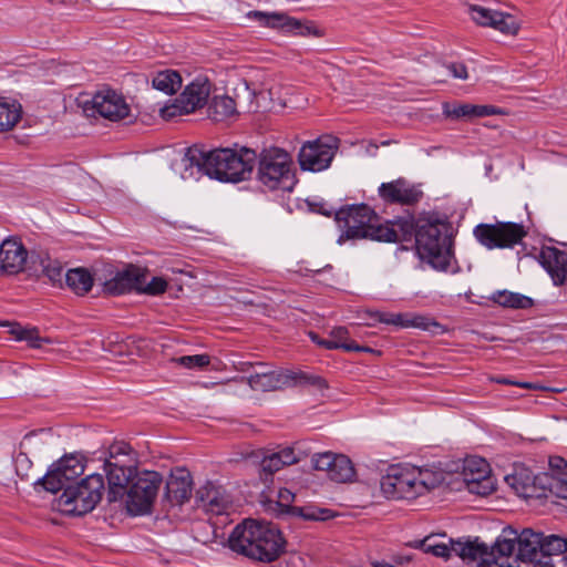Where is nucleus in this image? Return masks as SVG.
<instances>
[{"label": "nucleus", "mask_w": 567, "mask_h": 567, "mask_svg": "<svg viewBox=\"0 0 567 567\" xmlns=\"http://www.w3.org/2000/svg\"><path fill=\"white\" fill-rule=\"evenodd\" d=\"M256 161V151L248 147L204 151L194 145L183 158V177L207 175L223 183L236 184L250 178Z\"/></svg>", "instance_id": "nucleus-1"}, {"label": "nucleus", "mask_w": 567, "mask_h": 567, "mask_svg": "<svg viewBox=\"0 0 567 567\" xmlns=\"http://www.w3.org/2000/svg\"><path fill=\"white\" fill-rule=\"evenodd\" d=\"M396 243L415 241L423 261L439 271H446L453 258V239L447 221L432 217H401L395 219Z\"/></svg>", "instance_id": "nucleus-2"}, {"label": "nucleus", "mask_w": 567, "mask_h": 567, "mask_svg": "<svg viewBox=\"0 0 567 567\" xmlns=\"http://www.w3.org/2000/svg\"><path fill=\"white\" fill-rule=\"evenodd\" d=\"M228 546L237 554L270 563L285 551L286 540L275 524L245 519L229 535Z\"/></svg>", "instance_id": "nucleus-3"}, {"label": "nucleus", "mask_w": 567, "mask_h": 567, "mask_svg": "<svg viewBox=\"0 0 567 567\" xmlns=\"http://www.w3.org/2000/svg\"><path fill=\"white\" fill-rule=\"evenodd\" d=\"M336 221L343 230L339 243L349 239H371L396 243L395 220L381 223V217L367 204L346 205L336 212Z\"/></svg>", "instance_id": "nucleus-4"}, {"label": "nucleus", "mask_w": 567, "mask_h": 567, "mask_svg": "<svg viewBox=\"0 0 567 567\" xmlns=\"http://www.w3.org/2000/svg\"><path fill=\"white\" fill-rule=\"evenodd\" d=\"M258 158L256 178L268 190L291 192L297 184L291 155L279 147L264 148Z\"/></svg>", "instance_id": "nucleus-5"}, {"label": "nucleus", "mask_w": 567, "mask_h": 567, "mask_svg": "<svg viewBox=\"0 0 567 567\" xmlns=\"http://www.w3.org/2000/svg\"><path fill=\"white\" fill-rule=\"evenodd\" d=\"M427 474L429 471L414 466L391 465L382 476L380 487L386 498L413 499L433 486L425 480Z\"/></svg>", "instance_id": "nucleus-6"}, {"label": "nucleus", "mask_w": 567, "mask_h": 567, "mask_svg": "<svg viewBox=\"0 0 567 567\" xmlns=\"http://www.w3.org/2000/svg\"><path fill=\"white\" fill-rule=\"evenodd\" d=\"M104 492V478L101 474H91L65 491L59 498V506L65 514L82 516L92 512L101 502Z\"/></svg>", "instance_id": "nucleus-7"}, {"label": "nucleus", "mask_w": 567, "mask_h": 567, "mask_svg": "<svg viewBox=\"0 0 567 567\" xmlns=\"http://www.w3.org/2000/svg\"><path fill=\"white\" fill-rule=\"evenodd\" d=\"M414 548H420L424 553H430L436 557L450 558L454 553L463 560L475 561L476 559L487 558L488 547L484 543H478L477 539L466 542L454 540L447 538L445 534L429 535L423 539H417L411 543Z\"/></svg>", "instance_id": "nucleus-8"}, {"label": "nucleus", "mask_w": 567, "mask_h": 567, "mask_svg": "<svg viewBox=\"0 0 567 567\" xmlns=\"http://www.w3.org/2000/svg\"><path fill=\"white\" fill-rule=\"evenodd\" d=\"M162 483L163 477L158 472H138L124 496L127 512L132 515L150 513Z\"/></svg>", "instance_id": "nucleus-9"}, {"label": "nucleus", "mask_w": 567, "mask_h": 567, "mask_svg": "<svg viewBox=\"0 0 567 567\" xmlns=\"http://www.w3.org/2000/svg\"><path fill=\"white\" fill-rule=\"evenodd\" d=\"M473 234L476 240L487 249H504L520 244L528 230L519 223L496 221L495 224H478Z\"/></svg>", "instance_id": "nucleus-10"}, {"label": "nucleus", "mask_w": 567, "mask_h": 567, "mask_svg": "<svg viewBox=\"0 0 567 567\" xmlns=\"http://www.w3.org/2000/svg\"><path fill=\"white\" fill-rule=\"evenodd\" d=\"M212 84L207 78L198 76L192 81L171 105L161 109L164 120H172L183 114H189L205 106L210 95Z\"/></svg>", "instance_id": "nucleus-11"}, {"label": "nucleus", "mask_w": 567, "mask_h": 567, "mask_svg": "<svg viewBox=\"0 0 567 567\" xmlns=\"http://www.w3.org/2000/svg\"><path fill=\"white\" fill-rule=\"evenodd\" d=\"M339 148V138L332 135H322L313 141L302 144L298 163L302 171L321 172L327 169Z\"/></svg>", "instance_id": "nucleus-12"}, {"label": "nucleus", "mask_w": 567, "mask_h": 567, "mask_svg": "<svg viewBox=\"0 0 567 567\" xmlns=\"http://www.w3.org/2000/svg\"><path fill=\"white\" fill-rule=\"evenodd\" d=\"M84 472L83 463L74 456H64L54 463L43 477L34 482V486H41L50 493L65 491V487L72 486V482Z\"/></svg>", "instance_id": "nucleus-13"}, {"label": "nucleus", "mask_w": 567, "mask_h": 567, "mask_svg": "<svg viewBox=\"0 0 567 567\" xmlns=\"http://www.w3.org/2000/svg\"><path fill=\"white\" fill-rule=\"evenodd\" d=\"M92 109L102 117L118 122L130 115L131 107L124 96L111 89L96 92L92 97Z\"/></svg>", "instance_id": "nucleus-14"}, {"label": "nucleus", "mask_w": 567, "mask_h": 567, "mask_svg": "<svg viewBox=\"0 0 567 567\" xmlns=\"http://www.w3.org/2000/svg\"><path fill=\"white\" fill-rule=\"evenodd\" d=\"M109 482L107 501L114 503L124 499L130 484L138 473L137 465L124 463H105Z\"/></svg>", "instance_id": "nucleus-15"}, {"label": "nucleus", "mask_w": 567, "mask_h": 567, "mask_svg": "<svg viewBox=\"0 0 567 567\" xmlns=\"http://www.w3.org/2000/svg\"><path fill=\"white\" fill-rule=\"evenodd\" d=\"M379 196L386 204L414 205L423 197V192L403 177L389 183H382L378 189Z\"/></svg>", "instance_id": "nucleus-16"}, {"label": "nucleus", "mask_w": 567, "mask_h": 567, "mask_svg": "<svg viewBox=\"0 0 567 567\" xmlns=\"http://www.w3.org/2000/svg\"><path fill=\"white\" fill-rule=\"evenodd\" d=\"M30 266V254L19 238L9 237L0 245V271L16 275Z\"/></svg>", "instance_id": "nucleus-17"}, {"label": "nucleus", "mask_w": 567, "mask_h": 567, "mask_svg": "<svg viewBox=\"0 0 567 567\" xmlns=\"http://www.w3.org/2000/svg\"><path fill=\"white\" fill-rule=\"evenodd\" d=\"M463 476L467 489L473 494L486 496L495 489L493 477L489 475V466L483 458L467 460L463 468Z\"/></svg>", "instance_id": "nucleus-18"}, {"label": "nucleus", "mask_w": 567, "mask_h": 567, "mask_svg": "<svg viewBox=\"0 0 567 567\" xmlns=\"http://www.w3.org/2000/svg\"><path fill=\"white\" fill-rule=\"evenodd\" d=\"M144 281H146V271L130 264L123 270L117 271L113 278L106 280L103 290L111 296L125 295L133 290L137 291Z\"/></svg>", "instance_id": "nucleus-19"}, {"label": "nucleus", "mask_w": 567, "mask_h": 567, "mask_svg": "<svg viewBox=\"0 0 567 567\" xmlns=\"http://www.w3.org/2000/svg\"><path fill=\"white\" fill-rule=\"evenodd\" d=\"M470 13L477 24L492 27L504 34L514 35L519 30L514 17L509 13L494 11L476 4L470 7Z\"/></svg>", "instance_id": "nucleus-20"}, {"label": "nucleus", "mask_w": 567, "mask_h": 567, "mask_svg": "<svg viewBox=\"0 0 567 567\" xmlns=\"http://www.w3.org/2000/svg\"><path fill=\"white\" fill-rule=\"evenodd\" d=\"M196 503L206 513L216 516L228 514L231 507L229 495L221 486H216L213 483H207L197 491Z\"/></svg>", "instance_id": "nucleus-21"}, {"label": "nucleus", "mask_w": 567, "mask_h": 567, "mask_svg": "<svg viewBox=\"0 0 567 567\" xmlns=\"http://www.w3.org/2000/svg\"><path fill=\"white\" fill-rule=\"evenodd\" d=\"M193 480L186 468L172 471L165 486V498L173 505L183 504L192 495Z\"/></svg>", "instance_id": "nucleus-22"}, {"label": "nucleus", "mask_w": 567, "mask_h": 567, "mask_svg": "<svg viewBox=\"0 0 567 567\" xmlns=\"http://www.w3.org/2000/svg\"><path fill=\"white\" fill-rule=\"evenodd\" d=\"M538 258L540 265L550 275L556 286H560L566 281L567 252L553 246H544Z\"/></svg>", "instance_id": "nucleus-23"}, {"label": "nucleus", "mask_w": 567, "mask_h": 567, "mask_svg": "<svg viewBox=\"0 0 567 567\" xmlns=\"http://www.w3.org/2000/svg\"><path fill=\"white\" fill-rule=\"evenodd\" d=\"M29 269L38 276L47 277L53 286H62L63 267L47 251H31Z\"/></svg>", "instance_id": "nucleus-24"}, {"label": "nucleus", "mask_w": 567, "mask_h": 567, "mask_svg": "<svg viewBox=\"0 0 567 567\" xmlns=\"http://www.w3.org/2000/svg\"><path fill=\"white\" fill-rule=\"evenodd\" d=\"M508 535H515L517 545V559L520 561H537L542 556V533L534 532L530 528H524L519 534L515 529L506 532Z\"/></svg>", "instance_id": "nucleus-25"}, {"label": "nucleus", "mask_w": 567, "mask_h": 567, "mask_svg": "<svg viewBox=\"0 0 567 567\" xmlns=\"http://www.w3.org/2000/svg\"><path fill=\"white\" fill-rule=\"evenodd\" d=\"M539 474L534 475L528 470L515 471V473L505 477L506 483L524 498H538L545 496L539 486Z\"/></svg>", "instance_id": "nucleus-26"}, {"label": "nucleus", "mask_w": 567, "mask_h": 567, "mask_svg": "<svg viewBox=\"0 0 567 567\" xmlns=\"http://www.w3.org/2000/svg\"><path fill=\"white\" fill-rule=\"evenodd\" d=\"M247 17L259 22L261 27L301 33V22L282 12H264L254 10L249 11Z\"/></svg>", "instance_id": "nucleus-27"}, {"label": "nucleus", "mask_w": 567, "mask_h": 567, "mask_svg": "<svg viewBox=\"0 0 567 567\" xmlns=\"http://www.w3.org/2000/svg\"><path fill=\"white\" fill-rule=\"evenodd\" d=\"M443 114L453 120L485 117L503 114V111L494 105H476L471 103L443 104Z\"/></svg>", "instance_id": "nucleus-28"}, {"label": "nucleus", "mask_w": 567, "mask_h": 567, "mask_svg": "<svg viewBox=\"0 0 567 567\" xmlns=\"http://www.w3.org/2000/svg\"><path fill=\"white\" fill-rule=\"evenodd\" d=\"M298 462L299 458L292 447H285L278 452L267 454L260 462L261 480L266 482L284 466L292 465Z\"/></svg>", "instance_id": "nucleus-29"}, {"label": "nucleus", "mask_w": 567, "mask_h": 567, "mask_svg": "<svg viewBox=\"0 0 567 567\" xmlns=\"http://www.w3.org/2000/svg\"><path fill=\"white\" fill-rule=\"evenodd\" d=\"M247 383L254 391H277L288 386V371L254 372L247 378Z\"/></svg>", "instance_id": "nucleus-30"}, {"label": "nucleus", "mask_w": 567, "mask_h": 567, "mask_svg": "<svg viewBox=\"0 0 567 567\" xmlns=\"http://www.w3.org/2000/svg\"><path fill=\"white\" fill-rule=\"evenodd\" d=\"M93 281L92 275L84 268L70 269L65 274L68 287L79 296L87 293L93 287Z\"/></svg>", "instance_id": "nucleus-31"}, {"label": "nucleus", "mask_w": 567, "mask_h": 567, "mask_svg": "<svg viewBox=\"0 0 567 567\" xmlns=\"http://www.w3.org/2000/svg\"><path fill=\"white\" fill-rule=\"evenodd\" d=\"M566 548H567V538L555 535V534L545 535L544 533H542V558L543 559H538L536 561V564H534L533 567H540L539 566L540 561H548V560L553 565L551 556L563 555L564 550H566Z\"/></svg>", "instance_id": "nucleus-32"}, {"label": "nucleus", "mask_w": 567, "mask_h": 567, "mask_svg": "<svg viewBox=\"0 0 567 567\" xmlns=\"http://www.w3.org/2000/svg\"><path fill=\"white\" fill-rule=\"evenodd\" d=\"M491 300L502 307L512 309H528L534 306L532 298L508 290L495 291L492 295Z\"/></svg>", "instance_id": "nucleus-33"}, {"label": "nucleus", "mask_w": 567, "mask_h": 567, "mask_svg": "<svg viewBox=\"0 0 567 567\" xmlns=\"http://www.w3.org/2000/svg\"><path fill=\"white\" fill-rule=\"evenodd\" d=\"M538 481L544 493L548 491L558 498L567 499V473L539 474Z\"/></svg>", "instance_id": "nucleus-34"}, {"label": "nucleus", "mask_w": 567, "mask_h": 567, "mask_svg": "<svg viewBox=\"0 0 567 567\" xmlns=\"http://www.w3.org/2000/svg\"><path fill=\"white\" fill-rule=\"evenodd\" d=\"M235 113L236 102L227 95L214 96L208 105V116L216 122L230 117Z\"/></svg>", "instance_id": "nucleus-35"}, {"label": "nucleus", "mask_w": 567, "mask_h": 567, "mask_svg": "<svg viewBox=\"0 0 567 567\" xmlns=\"http://www.w3.org/2000/svg\"><path fill=\"white\" fill-rule=\"evenodd\" d=\"M329 472V478L337 483H346L352 481L355 471L351 460L343 454H336Z\"/></svg>", "instance_id": "nucleus-36"}, {"label": "nucleus", "mask_w": 567, "mask_h": 567, "mask_svg": "<svg viewBox=\"0 0 567 567\" xmlns=\"http://www.w3.org/2000/svg\"><path fill=\"white\" fill-rule=\"evenodd\" d=\"M0 326L10 327L9 333L13 334L19 341H27L31 348H41L42 342H48L47 339L39 336L37 329H25L17 322L10 323L8 321H1Z\"/></svg>", "instance_id": "nucleus-37"}, {"label": "nucleus", "mask_w": 567, "mask_h": 567, "mask_svg": "<svg viewBox=\"0 0 567 567\" xmlns=\"http://www.w3.org/2000/svg\"><path fill=\"white\" fill-rule=\"evenodd\" d=\"M289 515L295 518H300L307 522L326 520L331 517V512L328 508H321L316 505H303L288 508Z\"/></svg>", "instance_id": "nucleus-38"}, {"label": "nucleus", "mask_w": 567, "mask_h": 567, "mask_svg": "<svg viewBox=\"0 0 567 567\" xmlns=\"http://www.w3.org/2000/svg\"><path fill=\"white\" fill-rule=\"evenodd\" d=\"M153 87L167 94H173L181 87L182 78L176 71L158 72L152 81Z\"/></svg>", "instance_id": "nucleus-39"}, {"label": "nucleus", "mask_w": 567, "mask_h": 567, "mask_svg": "<svg viewBox=\"0 0 567 567\" xmlns=\"http://www.w3.org/2000/svg\"><path fill=\"white\" fill-rule=\"evenodd\" d=\"M109 458L105 463H126L136 465V452L126 442H115L109 449Z\"/></svg>", "instance_id": "nucleus-40"}, {"label": "nucleus", "mask_w": 567, "mask_h": 567, "mask_svg": "<svg viewBox=\"0 0 567 567\" xmlns=\"http://www.w3.org/2000/svg\"><path fill=\"white\" fill-rule=\"evenodd\" d=\"M20 118V105L0 101V132L11 130Z\"/></svg>", "instance_id": "nucleus-41"}, {"label": "nucleus", "mask_w": 567, "mask_h": 567, "mask_svg": "<svg viewBox=\"0 0 567 567\" xmlns=\"http://www.w3.org/2000/svg\"><path fill=\"white\" fill-rule=\"evenodd\" d=\"M329 337L332 341V343H329V346L333 349H342L347 352L359 349V344L350 339L349 331L346 327L333 328L330 331Z\"/></svg>", "instance_id": "nucleus-42"}, {"label": "nucleus", "mask_w": 567, "mask_h": 567, "mask_svg": "<svg viewBox=\"0 0 567 567\" xmlns=\"http://www.w3.org/2000/svg\"><path fill=\"white\" fill-rule=\"evenodd\" d=\"M296 384H309L319 390L328 388L327 381L319 375L309 374V373H306L302 371H300V372L288 371V386L296 385Z\"/></svg>", "instance_id": "nucleus-43"}, {"label": "nucleus", "mask_w": 567, "mask_h": 567, "mask_svg": "<svg viewBox=\"0 0 567 567\" xmlns=\"http://www.w3.org/2000/svg\"><path fill=\"white\" fill-rule=\"evenodd\" d=\"M516 546L515 535H509V537H498L492 547L488 550L487 558L495 559V553L498 554L499 557H509Z\"/></svg>", "instance_id": "nucleus-44"}, {"label": "nucleus", "mask_w": 567, "mask_h": 567, "mask_svg": "<svg viewBox=\"0 0 567 567\" xmlns=\"http://www.w3.org/2000/svg\"><path fill=\"white\" fill-rule=\"evenodd\" d=\"M371 322L368 324L374 326L377 322L393 324L396 327H403L405 323V317L401 313L381 312V311H367Z\"/></svg>", "instance_id": "nucleus-45"}, {"label": "nucleus", "mask_w": 567, "mask_h": 567, "mask_svg": "<svg viewBox=\"0 0 567 567\" xmlns=\"http://www.w3.org/2000/svg\"><path fill=\"white\" fill-rule=\"evenodd\" d=\"M405 323L403 327H415L434 333H437L439 330L443 331L441 323L424 316H414L412 319H405Z\"/></svg>", "instance_id": "nucleus-46"}, {"label": "nucleus", "mask_w": 567, "mask_h": 567, "mask_svg": "<svg viewBox=\"0 0 567 567\" xmlns=\"http://www.w3.org/2000/svg\"><path fill=\"white\" fill-rule=\"evenodd\" d=\"M16 473L22 481H29L31 478L32 462L28 454L19 452L14 457Z\"/></svg>", "instance_id": "nucleus-47"}, {"label": "nucleus", "mask_w": 567, "mask_h": 567, "mask_svg": "<svg viewBox=\"0 0 567 567\" xmlns=\"http://www.w3.org/2000/svg\"><path fill=\"white\" fill-rule=\"evenodd\" d=\"M167 281L162 277H153L148 284H141L137 292L150 296H158L166 291Z\"/></svg>", "instance_id": "nucleus-48"}, {"label": "nucleus", "mask_w": 567, "mask_h": 567, "mask_svg": "<svg viewBox=\"0 0 567 567\" xmlns=\"http://www.w3.org/2000/svg\"><path fill=\"white\" fill-rule=\"evenodd\" d=\"M174 361L187 369H203L210 363V357L208 354L183 355Z\"/></svg>", "instance_id": "nucleus-49"}, {"label": "nucleus", "mask_w": 567, "mask_h": 567, "mask_svg": "<svg viewBox=\"0 0 567 567\" xmlns=\"http://www.w3.org/2000/svg\"><path fill=\"white\" fill-rule=\"evenodd\" d=\"M334 453L331 452H324V453H317L311 457V463L315 470L317 471H324L329 475V472L332 466V462H334Z\"/></svg>", "instance_id": "nucleus-50"}, {"label": "nucleus", "mask_w": 567, "mask_h": 567, "mask_svg": "<svg viewBox=\"0 0 567 567\" xmlns=\"http://www.w3.org/2000/svg\"><path fill=\"white\" fill-rule=\"evenodd\" d=\"M295 499V494L291 493L288 488H281L278 493V506L280 507L281 514L289 515L288 508L295 507L291 505V502Z\"/></svg>", "instance_id": "nucleus-51"}, {"label": "nucleus", "mask_w": 567, "mask_h": 567, "mask_svg": "<svg viewBox=\"0 0 567 567\" xmlns=\"http://www.w3.org/2000/svg\"><path fill=\"white\" fill-rule=\"evenodd\" d=\"M567 473V462L560 456L549 458V472L544 474Z\"/></svg>", "instance_id": "nucleus-52"}, {"label": "nucleus", "mask_w": 567, "mask_h": 567, "mask_svg": "<svg viewBox=\"0 0 567 567\" xmlns=\"http://www.w3.org/2000/svg\"><path fill=\"white\" fill-rule=\"evenodd\" d=\"M446 68L455 79L465 80L468 76L467 69L464 63L453 62L447 64Z\"/></svg>", "instance_id": "nucleus-53"}, {"label": "nucleus", "mask_w": 567, "mask_h": 567, "mask_svg": "<svg viewBox=\"0 0 567 567\" xmlns=\"http://www.w3.org/2000/svg\"><path fill=\"white\" fill-rule=\"evenodd\" d=\"M491 381L498 383V384L515 385V386H519L523 389H535L536 388L534 384H532L529 382H518V381H514V380H511L505 377H493V378H491Z\"/></svg>", "instance_id": "nucleus-54"}, {"label": "nucleus", "mask_w": 567, "mask_h": 567, "mask_svg": "<svg viewBox=\"0 0 567 567\" xmlns=\"http://www.w3.org/2000/svg\"><path fill=\"white\" fill-rule=\"evenodd\" d=\"M540 567H554V565L550 564V561H540ZM476 567H513L512 565L507 564L504 566L503 564L497 563L496 559L491 558H483L480 563H477Z\"/></svg>", "instance_id": "nucleus-55"}, {"label": "nucleus", "mask_w": 567, "mask_h": 567, "mask_svg": "<svg viewBox=\"0 0 567 567\" xmlns=\"http://www.w3.org/2000/svg\"><path fill=\"white\" fill-rule=\"evenodd\" d=\"M309 337H310V338H311V340H312L315 343H317L318 346H321V347H323V348H326V349H329V350H333V348H331V347L329 346V343H332V341L330 340V338H329V339H322V338H320L317 333H315V332H312V331H311V332H309Z\"/></svg>", "instance_id": "nucleus-56"}, {"label": "nucleus", "mask_w": 567, "mask_h": 567, "mask_svg": "<svg viewBox=\"0 0 567 567\" xmlns=\"http://www.w3.org/2000/svg\"><path fill=\"white\" fill-rule=\"evenodd\" d=\"M254 370H255L254 372H272L274 371V370L269 369L268 365L264 362H256Z\"/></svg>", "instance_id": "nucleus-57"}, {"label": "nucleus", "mask_w": 567, "mask_h": 567, "mask_svg": "<svg viewBox=\"0 0 567 567\" xmlns=\"http://www.w3.org/2000/svg\"><path fill=\"white\" fill-rule=\"evenodd\" d=\"M238 369L241 372H249L250 370L255 369V363H252V362H240Z\"/></svg>", "instance_id": "nucleus-58"}, {"label": "nucleus", "mask_w": 567, "mask_h": 567, "mask_svg": "<svg viewBox=\"0 0 567 567\" xmlns=\"http://www.w3.org/2000/svg\"><path fill=\"white\" fill-rule=\"evenodd\" d=\"M355 351L360 352V351H363V352H370V353H374L377 352L375 350H373L372 348L370 347H364V346H359V349H357Z\"/></svg>", "instance_id": "nucleus-59"}, {"label": "nucleus", "mask_w": 567, "mask_h": 567, "mask_svg": "<svg viewBox=\"0 0 567 567\" xmlns=\"http://www.w3.org/2000/svg\"><path fill=\"white\" fill-rule=\"evenodd\" d=\"M373 567H394V566L390 565V564L375 563V564H373Z\"/></svg>", "instance_id": "nucleus-60"}]
</instances>
